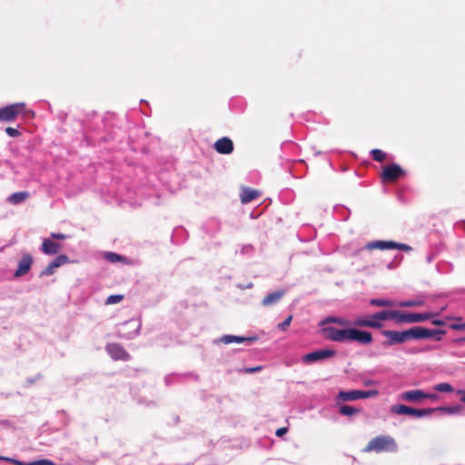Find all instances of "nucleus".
<instances>
[{"instance_id": "obj_40", "label": "nucleus", "mask_w": 465, "mask_h": 465, "mask_svg": "<svg viewBox=\"0 0 465 465\" xmlns=\"http://www.w3.org/2000/svg\"><path fill=\"white\" fill-rule=\"evenodd\" d=\"M439 396L437 394H434V393H425V399H430L431 401H436L438 400Z\"/></svg>"}, {"instance_id": "obj_8", "label": "nucleus", "mask_w": 465, "mask_h": 465, "mask_svg": "<svg viewBox=\"0 0 465 465\" xmlns=\"http://www.w3.org/2000/svg\"><path fill=\"white\" fill-rule=\"evenodd\" d=\"M405 175V171L398 164L391 163L385 166L381 173L383 183H394Z\"/></svg>"}, {"instance_id": "obj_37", "label": "nucleus", "mask_w": 465, "mask_h": 465, "mask_svg": "<svg viewBox=\"0 0 465 465\" xmlns=\"http://www.w3.org/2000/svg\"><path fill=\"white\" fill-rule=\"evenodd\" d=\"M450 328L455 331H464L465 330V322L464 323H454L450 325Z\"/></svg>"}, {"instance_id": "obj_25", "label": "nucleus", "mask_w": 465, "mask_h": 465, "mask_svg": "<svg viewBox=\"0 0 465 465\" xmlns=\"http://www.w3.org/2000/svg\"><path fill=\"white\" fill-rule=\"evenodd\" d=\"M370 303L377 307H393L395 302L389 299H371Z\"/></svg>"}, {"instance_id": "obj_17", "label": "nucleus", "mask_w": 465, "mask_h": 465, "mask_svg": "<svg viewBox=\"0 0 465 465\" xmlns=\"http://www.w3.org/2000/svg\"><path fill=\"white\" fill-rule=\"evenodd\" d=\"M260 192L249 187H242L240 198L242 203H248L260 196Z\"/></svg>"}, {"instance_id": "obj_21", "label": "nucleus", "mask_w": 465, "mask_h": 465, "mask_svg": "<svg viewBox=\"0 0 465 465\" xmlns=\"http://www.w3.org/2000/svg\"><path fill=\"white\" fill-rule=\"evenodd\" d=\"M29 197V193L27 192H17L12 193L8 197V202L12 204H18Z\"/></svg>"}, {"instance_id": "obj_30", "label": "nucleus", "mask_w": 465, "mask_h": 465, "mask_svg": "<svg viewBox=\"0 0 465 465\" xmlns=\"http://www.w3.org/2000/svg\"><path fill=\"white\" fill-rule=\"evenodd\" d=\"M105 259L110 262H116L124 260V257L115 253V252H106L104 255Z\"/></svg>"}, {"instance_id": "obj_20", "label": "nucleus", "mask_w": 465, "mask_h": 465, "mask_svg": "<svg viewBox=\"0 0 465 465\" xmlns=\"http://www.w3.org/2000/svg\"><path fill=\"white\" fill-rule=\"evenodd\" d=\"M283 295H284L283 291H276L274 292H271L263 298V300L262 301V304L263 306L272 305V304L278 302Z\"/></svg>"}, {"instance_id": "obj_31", "label": "nucleus", "mask_w": 465, "mask_h": 465, "mask_svg": "<svg viewBox=\"0 0 465 465\" xmlns=\"http://www.w3.org/2000/svg\"><path fill=\"white\" fill-rule=\"evenodd\" d=\"M124 296L120 294L110 295L106 299V304H114L120 302L123 300Z\"/></svg>"}, {"instance_id": "obj_43", "label": "nucleus", "mask_w": 465, "mask_h": 465, "mask_svg": "<svg viewBox=\"0 0 465 465\" xmlns=\"http://www.w3.org/2000/svg\"><path fill=\"white\" fill-rule=\"evenodd\" d=\"M457 341H465V338L458 340Z\"/></svg>"}, {"instance_id": "obj_33", "label": "nucleus", "mask_w": 465, "mask_h": 465, "mask_svg": "<svg viewBox=\"0 0 465 465\" xmlns=\"http://www.w3.org/2000/svg\"><path fill=\"white\" fill-rule=\"evenodd\" d=\"M5 133L10 137H18L21 135V133L17 129L10 127V126L5 128Z\"/></svg>"}, {"instance_id": "obj_27", "label": "nucleus", "mask_w": 465, "mask_h": 465, "mask_svg": "<svg viewBox=\"0 0 465 465\" xmlns=\"http://www.w3.org/2000/svg\"><path fill=\"white\" fill-rule=\"evenodd\" d=\"M434 390L440 392H452L454 391L453 387L447 382L436 384Z\"/></svg>"}, {"instance_id": "obj_6", "label": "nucleus", "mask_w": 465, "mask_h": 465, "mask_svg": "<svg viewBox=\"0 0 465 465\" xmlns=\"http://www.w3.org/2000/svg\"><path fill=\"white\" fill-rule=\"evenodd\" d=\"M364 249L368 251L373 250H390V249H398L404 252H411L412 248L405 243H399L393 241H373L368 242Z\"/></svg>"}, {"instance_id": "obj_23", "label": "nucleus", "mask_w": 465, "mask_h": 465, "mask_svg": "<svg viewBox=\"0 0 465 465\" xmlns=\"http://www.w3.org/2000/svg\"><path fill=\"white\" fill-rule=\"evenodd\" d=\"M10 461L15 463V465H56L52 460H46V459L34 460L31 462H24V461L16 460H10Z\"/></svg>"}, {"instance_id": "obj_10", "label": "nucleus", "mask_w": 465, "mask_h": 465, "mask_svg": "<svg viewBox=\"0 0 465 465\" xmlns=\"http://www.w3.org/2000/svg\"><path fill=\"white\" fill-rule=\"evenodd\" d=\"M336 355V351L331 349L318 350L302 356V361L309 363L314 362L327 358H331Z\"/></svg>"}, {"instance_id": "obj_26", "label": "nucleus", "mask_w": 465, "mask_h": 465, "mask_svg": "<svg viewBox=\"0 0 465 465\" xmlns=\"http://www.w3.org/2000/svg\"><path fill=\"white\" fill-rule=\"evenodd\" d=\"M361 411L360 409L349 405H342L340 407L339 412L344 416H352Z\"/></svg>"}, {"instance_id": "obj_41", "label": "nucleus", "mask_w": 465, "mask_h": 465, "mask_svg": "<svg viewBox=\"0 0 465 465\" xmlns=\"http://www.w3.org/2000/svg\"><path fill=\"white\" fill-rule=\"evenodd\" d=\"M432 324H434L436 326H443L445 324V322L441 320H434V321H432Z\"/></svg>"}, {"instance_id": "obj_24", "label": "nucleus", "mask_w": 465, "mask_h": 465, "mask_svg": "<svg viewBox=\"0 0 465 465\" xmlns=\"http://www.w3.org/2000/svg\"><path fill=\"white\" fill-rule=\"evenodd\" d=\"M430 410H434V412L442 411V412H445L448 414H457L462 411V406L456 405V406H450V407H438V408H430Z\"/></svg>"}, {"instance_id": "obj_29", "label": "nucleus", "mask_w": 465, "mask_h": 465, "mask_svg": "<svg viewBox=\"0 0 465 465\" xmlns=\"http://www.w3.org/2000/svg\"><path fill=\"white\" fill-rule=\"evenodd\" d=\"M53 262V266L60 267L69 262V258L65 254L58 255Z\"/></svg>"}, {"instance_id": "obj_4", "label": "nucleus", "mask_w": 465, "mask_h": 465, "mask_svg": "<svg viewBox=\"0 0 465 465\" xmlns=\"http://www.w3.org/2000/svg\"><path fill=\"white\" fill-rule=\"evenodd\" d=\"M25 103H15L0 108V122H13L18 115L34 116L33 111H27Z\"/></svg>"}, {"instance_id": "obj_38", "label": "nucleus", "mask_w": 465, "mask_h": 465, "mask_svg": "<svg viewBox=\"0 0 465 465\" xmlns=\"http://www.w3.org/2000/svg\"><path fill=\"white\" fill-rule=\"evenodd\" d=\"M288 431V429L285 428V427H282V428H279L275 434L278 436V437H282V435H284L285 433H287Z\"/></svg>"}, {"instance_id": "obj_34", "label": "nucleus", "mask_w": 465, "mask_h": 465, "mask_svg": "<svg viewBox=\"0 0 465 465\" xmlns=\"http://www.w3.org/2000/svg\"><path fill=\"white\" fill-rule=\"evenodd\" d=\"M56 266H53V262H51L48 266L45 269L43 272L45 275H52L54 272V270L56 269Z\"/></svg>"}, {"instance_id": "obj_18", "label": "nucleus", "mask_w": 465, "mask_h": 465, "mask_svg": "<svg viewBox=\"0 0 465 465\" xmlns=\"http://www.w3.org/2000/svg\"><path fill=\"white\" fill-rule=\"evenodd\" d=\"M398 311H381L372 314V318L378 322L381 323L382 321L393 320L397 322Z\"/></svg>"}, {"instance_id": "obj_12", "label": "nucleus", "mask_w": 465, "mask_h": 465, "mask_svg": "<svg viewBox=\"0 0 465 465\" xmlns=\"http://www.w3.org/2000/svg\"><path fill=\"white\" fill-rule=\"evenodd\" d=\"M351 325L357 328H372V329H381L382 327V323H378L374 318H372V314L367 315H360L354 318Z\"/></svg>"}, {"instance_id": "obj_22", "label": "nucleus", "mask_w": 465, "mask_h": 465, "mask_svg": "<svg viewBox=\"0 0 465 465\" xmlns=\"http://www.w3.org/2000/svg\"><path fill=\"white\" fill-rule=\"evenodd\" d=\"M326 323H336L343 327H348L351 324L348 320L341 317H327L322 322L321 324L324 325Z\"/></svg>"}, {"instance_id": "obj_11", "label": "nucleus", "mask_w": 465, "mask_h": 465, "mask_svg": "<svg viewBox=\"0 0 465 465\" xmlns=\"http://www.w3.org/2000/svg\"><path fill=\"white\" fill-rule=\"evenodd\" d=\"M105 349L111 358L114 361H128L130 359L129 353L118 343H109Z\"/></svg>"}, {"instance_id": "obj_9", "label": "nucleus", "mask_w": 465, "mask_h": 465, "mask_svg": "<svg viewBox=\"0 0 465 465\" xmlns=\"http://www.w3.org/2000/svg\"><path fill=\"white\" fill-rule=\"evenodd\" d=\"M378 395V391L371 390V391H341L338 393V398L342 401H356L359 399H367L371 397H374Z\"/></svg>"}, {"instance_id": "obj_13", "label": "nucleus", "mask_w": 465, "mask_h": 465, "mask_svg": "<svg viewBox=\"0 0 465 465\" xmlns=\"http://www.w3.org/2000/svg\"><path fill=\"white\" fill-rule=\"evenodd\" d=\"M33 264V258L30 254L25 253L18 262L17 270L15 272L14 276L18 278L25 275L31 269Z\"/></svg>"}, {"instance_id": "obj_32", "label": "nucleus", "mask_w": 465, "mask_h": 465, "mask_svg": "<svg viewBox=\"0 0 465 465\" xmlns=\"http://www.w3.org/2000/svg\"><path fill=\"white\" fill-rule=\"evenodd\" d=\"M292 316L290 315L289 317H287L282 322H281L279 325H278V328L281 330V331H285L287 330V328L290 326L291 322H292Z\"/></svg>"}, {"instance_id": "obj_7", "label": "nucleus", "mask_w": 465, "mask_h": 465, "mask_svg": "<svg viewBox=\"0 0 465 465\" xmlns=\"http://www.w3.org/2000/svg\"><path fill=\"white\" fill-rule=\"evenodd\" d=\"M391 411L399 415H412L417 418H421L423 416L431 414L434 412V410L430 409H414L403 404L392 405L391 408Z\"/></svg>"}, {"instance_id": "obj_5", "label": "nucleus", "mask_w": 465, "mask_h": 465, "mask_svg": "<svg viewBox=\"0 0 465 465\" xmlns=\"http://www.w3.org/2000/svg\"><path fill=\"white\" fill-rule=\"evenodd\" d=\"M397 322L396 323H416L422 322L431 319L432 317L438 315V313L434 312H404L398 311L397 312Z\"/></svg>"}, {"instance_id": "obj_28", "label": "nucleus", "mask_w": 465, "mask_h": 465, "mask_svg": "<svg viewBox=\"0 0 465 465\" xmlns=\"http://www.w3.org/2000/svg\"><path fill=\"white\" fill-rule=\"evenodd\" d=\"M372 159L376 162L381 163L385 160L386 154L380 149H373L371 152Z\"/></svg>"}, {"instance_id": "obj_1", "label": "nucleus", "mask_w": 465, "mask_h": 465, "mask_svg": "<svg viewBox=\"0 0 465 465\" xmlns=\"http://www.w3.org/2000/svg\"><path fill=\"white\" fill-rule=\"evenodd\" d=\"M442 330H430L421 326H414L402 331H382L381 334L387 338L384 342L387 346L404 343L410 340H420L434 337L436 341L441 340L445 334Z\"/></svg>"}, {"instance_id": "obj_16", "label": "nucleus", "mask_w": 465, "mask_h": 465, "mask_svg": "<svg viewBox=\"0 0 465 465\" xmlns=\"http://www.w3.org/2000/svg\"><path fill=\"white\" fill-rule=\"evenodd\" d=\"M401 399L402 401L419 402L422 400H425V392H423L420 390H411L404 391L401 394Z\"/></svg>"}, {"instance_id": "obj_19", "label": "nucleus", "mask_w": 465, "mask_h": 465, "mask_svg": "<svg viewBox=\"0 0 465 465\" xmlns=\"http://www.w3.org/2000/svg\"><path fill=\"white\" fill-rule=\"evenodd\" d=\"M221 341L225 343L229 344L232 342H243V341H257V337H242V336H235V335H224L222 337Z\"/></svg>"}, {"instance_id": "obj_3", "label": "nucleus", "mask_w": 465, "mask_h": 465, "mask_svg": "<svg viewBox=\"0 0 465 465\" xmlns=\"http://www.w3.org/2000/svg\"><path fill=\"white\" fill-rule=\"evenodd\" d=\"M397 450L395 440L389 435H380L371 439L366 447L364 452H394Z\"/></svg>"}, {"instance_id": "obj_35", "label": "nucleus", "mask_w": 465, "mask_h": 465, "mask_svg": "<svg viewBox=\"0 0 465 465\" xmlns=\"http://www.w3.org/2000/svg\"><path fill=\"white\" fill-rule=\"evenodd\" d=\"M421 304H422V302L408 301V302H401L400 304V306L411 307V306H418V305H421Z\"/></svg>"}, {"instance_id": "obj_2", "label": "nucleus", "mask_w": 465, "mask_h": 465, "mask_svg": "<svg viewBox=\"0 0 465 465\" xmlns=\"http://www.w3.org/2000/svg\"><path fill=\"white\" fill-rule=\"evenodd\" d=\"M323 331L329 340L337 342L354 341L362 345H369L373 341L372 334L370 331H361L357 328L339 330L334 327H326L323 329Z\"/></svg>"}, {"instance_id": "obj_15", "label": "nucleus", "mask_w": 465, "mask_h": 465, "mask_svg": "<svg viewBox=\"0 0 465 465\" xmlns=\"http://www.w3.org/2000/svg\"><path fill=\"white\" fill-rule=\"evenodd\" d=\"M41 250L45 254L54 255L62 250V245L50 239H44Z\"/></svg>"}, {"instance_id": "obj_36", "label": "nucleus", "mask_w": 465, "mask_h": 465, "mask_svg": "<svg viewBox=\"0 0 465 465\" xmlns=\"http://www.w3.org/2000/svg\"><path fill=\"white\" fill-rule=\"evenodd\" d=\"M51 237L55 240H65L67 235L60 232H52Z\"/></svg>"}, {"instance_id": "obj_14", "label": "nucleus", "mask_w": 465, "mask_h": 465, "mask_svg": "<svg viewBox=\"0 0 465 465\" xmlns=\"http://www.w3.org/2000/svg\"><path fill=\"white\" fill-rule=\"evenodd\" d=\"M215 151L221 154H229L233 151V143L228 137L218 139L213 145Z\"/></svg>"}, {"instance_id": "obj_42", "label": "nucleus", "mask_w": 465, "mask_h": 465, "mask_svg": "<svg viewBox=\"0 0 465 465\" xmlns=\"http://www.w3.org/2000/svg\"><path fill=\"white\" fill-rule=\"evenodd\" d=\"M458 393H459L460 395H461L460 400H461L463 402H465V391L460 390V391H458Z\"/></svg>"}, {"instance_id": "obj_39", "label": "nucleus", "mask_w": 465, "mask_h": 465, "mask_svg": "<svg viewBox=\"0 0 465 465\" xmlns=\"http://www.w3.org/2000/svg\"><path fill=\"white\" fill-rule=\"evenodd\" d=\"M261 370H262V367L261 366H257V367H254V368H247V369H245L244 371L246 373H253V372L261 371Z\"/></svg>"}]
</instances>
